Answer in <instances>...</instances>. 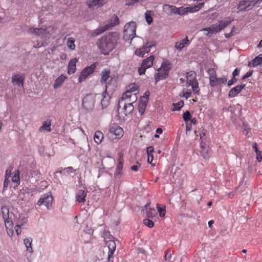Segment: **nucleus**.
<instances>
[{"mask_svg": "<svg viewBox=\"0 0 262 262\" xmlns=\"http://www.w3.org/2000/svg\"><path fill=\"white\" fill-rule=\"evenodd\" d=\"M145 18L146 23L148 25H150L153 21V18L151 16V11L149 10L146 11L145 13Z\"/></svg>", "mask_w": 262, "mask_h": 262, "instance_id": "nucleus-42", "label": "nucleus"}, {"mask_svg": "<svg viewBox=\"0 0 262 262\" xmlns=\"http://www.w3.org/2000/svg\"><path fill=\"white\" fill-rule=\"evenodd\" d=\"M66 78V76L63 75H61L57 78H56L54 83V89H57L60 87L62 85Z\"/></svg>", "mask_w": 262, "mask_h": 262, "instance_id": "nucleus-25", "label": "nucleus"}, {"mask_svg": "<svg viewBox=\"0 0 262 262\" xmlns=\"http://www.w3.org/2000/svg\"><path fill=\"white\" fill-rule=\"evenodd\" d=\"M39 129H44L48 132H51V121H45L43 122L42 126L40 127Z\"/></svg>", "mask_w": 262, "mask_h": 262, "instance_id": "nucleus-37", "label": "nucleus"}, {"mask_svg": "<svg viewBox=\"0 0 262 262\" xmlns=\"http://www.w3.org/2000/svg\"><path fill=\"white\" fill-rule=\"evenodd\" d=\"M187 79L188 84H191V82L194 83V81H197L196 73L193 71L188 72L187 73Z\"/></svg>", "mask_w": 262, "mask_h": 262, "instance_id": "nucleus-22", "label": "nucleus"}, {"mask_svg": "<svg viewBox=\"0 0 262 262\" xmlns=\"http://www.w3.org/2000/svg\"><path fill=\"white\" fill-rule=\"evenodd\" d=\"M29 176L32 178L35 179V181H37L38 179H39L41 177V173L39 170L37 169H31L29 172Z\"/></svg>", "mask_w": 262, "mask_h": 262, "instance_id": "nucleus-33", "label": "nucleus"}, {"mask_svg": "<svg viewBox=\"0 0 262 262\" xmlns=\"http://www.w3.org/2000/svg\"><path fill=\"white\" fill-rule=\"evenodd\" d=\"M262 63V54H259L248 63L249 67H255Z\"/></svg>", "mask_w": 262, "mask_h": 262, "instance_id": "nucleus-16", "label": "nucleus"}, {"mask_svg": "<svg viewBox=\"0 0 262 262\" xmlns=\"http://www.w3.org/2000/svg\"><path fill=\"white\" fill-rule=\"evenodd\" d=\"M192 118V115L189 111H186L183 115V118L186 123H187Z\"/></svg>", "mask_w": 262, "mask_h": 262, "instance_id": "nucleus-47", "label": "nucleus"}, {"mask_svg": "<svg viewBox=\"0 0 262 262\" xmlns=\"http://www.w3.org/2000/svg\"><path fill=\"white\" fill-rule=\"evenodd\" d=\"M184 102L183 100H181L178 103H172L173 108L172 110L173 111H180L181 108L184 106Z\"/></svg>", "mask_w": 262, "mask_h": 262, "instance_id": "nucleus-40", "label": "nucleus"}, {"mask_svg": "<svg viewBox=\"0 0 262 262\" xmlns=\"http://www.w3.org/2000/svg\"><path fill=\"white\" fill-rule=\"evenodd\" d=\"M235 29H236L235 27L234 26L232 28V29H231V30L230 33H225L224 34L225 38H230L231 37L233 36V35H234V30Z\"/></svg>", "mask_w": 262, "mask_h": 262, "instance_id": "nucleus-58", "label": "nucleus"}, {"mask_svg": "<svg viewBox=\"0 0 262 262\" xmlns=\"http://www.w3.org/2000/svg\"><path fill=\"white\" fill-rule=\"evenodd\" d=\"M147 104V100H144L142 99H140V101H139V105H138V111H139V112L141 116L143 115V114L145 112V108L146 107Z\"/></svg>", "mask_w": 262, "mask_h": 262, "instance_id": "nucleus-24", "label": "nucleus"}, {"mask_svg": "<svg viewBox=\"0 0 262 262\" xmlns=\"http://www.w3.org/2000/svg\"><path fill=\"white\" fill-rule=\"evenodd\" d=\"M147 68L144 66H142V65L140 68H138V72L140 75H142L145 73V72Z\"/></svg>", "mask_w": 262, "mask_h": 262, "instance_id": "nucleus-60", "label": "nucleus"}, {"mask_svg": "<svg viewBox=\"0 0 262 262\" xmlns=\"http://www.w3.org/2000/svg\"><path fill=\"white\" fill-rule=\"evenodd\" d=\"M200 155L204 159H208L211 155V150L209 146H206L205 143H201Z\"/></svg>", "mask_w": 262, "mask_h": 262, "instance_id": "nucleus-10", "label": "nucleus"}, {"mask_svg": "<svg viewBox=\"0 0 262 262\" xmlns=\"http://www.w3.org/2000/svg\"><path fill=\"white\" fill-rule=\"evenodd\" d=\"M108 0H92L90 3L87 4L89 8H91L93 7L97 6L101 7L106 4Z\"/></svg>", "mask_w": 262, "mask_h": 262, "instance_id": "nucleus-17", "label": "nucleus"}, {"mask_svg": "<svg viewBox=\"0 0 262 262\" xmlns=\"http://www.w3.org/2000/svg\"><path fill=\"white\" fill-rule=\"evenodd\" d=\"M12 181L13 183H15L16 186H18L20 184V176L19 170L15 171L14 174L13 175Z\"/></svg>", "mask_w": 262, "mask_h": 262, "instance_id": "nucleus-34", "label": "nucleus"}, {"mask_svg": "<svg viewBox=\"0 0 262 262\" xmlns=\"http://www.w3.org/2000/svg\"><path fill=\"white\" fill-rule=\"evenodd\" d=\"M24 77L18 74H13L12 76V82L16 83L18 86L24 85Z\"/></svg>", "mask_w": 262, "mask_h": 262, "instance_id": "nucleus-15", "label": "nucleus"}, {"mask_svg": "<svg viewBox=\"0 0 262 262\" xmlns=\"http://www.w3.org/2000/svg\"><path fill=\"white\" fill-rule=\"evenodd\" d=\"M9 183H10L9 179H8L7 178H5V180H4V186H3L4 190L7 189Z\"/></svg>", "mask_w": 262, "mask_h": 262, "instance_id": "nucleus-64", "label": "nucleus"}, {"mask_svg": "<svg viewBox=\"0 0 262 262\" xmlns=\"http://www.w3.org/2000/svg\"><path fill=\"white\" fill-rule=\"evenodd\" d=\"M1 212L4 220H8L10 217V212L9 207L7 206H3L1 208Z\"/></svg>", "mask_w": 262, "mask_h": 262, "instance_id": "nucleus-26", "label": "nucleus"}, {"mask_svg": "<svg viewBox=\"0 0 262 262\" xmlns=\"http://www.w3.org/2000/svg\"><path fill=\"white\" fill-rule=\"evenodd\" d=\"M5 224L6 227L8 228L9 227L11 228L13 227V223L11 220H10V217H9L8 220H4Z\"/></svg>", "mask_w": 262, "mask_h": 262, "instance_id": "nucleus-53", "label": "nucleus"}, {"mask_svg": "<svg viewBox=\"0 0 262 262\" xmlns=\"http://www.w3.org/2000/svg\"><path fill=\"white\" fill-rule=\"evenodd\" d=\"M143 0H127V2L126 3V5L127 6H133L135 3H138L140 1H142Z\"/></svg>", "mask_w": 262, "mask_h": 262, "instance_id": "nucleus-62", "label": "nucleus"}, {"mask_svg": "<svg viewBox=\"0 0 262 262\" xmlns=\"http://www.w3.org/2000/svg\"><path fill=\"white\" fill-rule=\"evenodd\" d=\"M26 222V220L24 219L23 222H19L18 223L15 227V231L17 235H19L21 234V231L20 230L21 226H23L24 224Z\"/></svg>", "mask_w": 262, "mask_h": 262, "instance_id": "nucleus-43", "label": "nucleus"}, {"mask_svg": "<svg viewBox=\"0 0 262 262\" xmlns=\"http://www.w3.org/2000/svg\"><path fill=\"white\" fill-rule=\"evenodd\" d=\"M136 23L135 21H131L126 23L124 27L123 39L126 41L130 40L131 42L136 35Z\"/></svg>", "mask_w": 262, "mask_h": 262, "instance_id": "nucleus-3", "label": "nucleus"}, {"mask_svg": "<svg viewBox=\"0 0 262 262\" xmlns=\"http://www.w3.org/2000/svg\"><path fill=\"white\" fill-rule=\"evenodd\" d=\"M190 43V41L187 36L184 39H182L180 41H177L175 43V48L180 51H182L185 46H188Z\"/></svg>", "mask_w": 262, "mask_h": 262, "instance_id": "nucleus-12", "label": "nucleus"}, {"mask_svg": "<svg viewBox=\"0 0 262 262\" xmlns=\"http://www.w3.org/2000/svg\"><path fill=\"white\" fill-rule=\"evenodd\" d=\"M160 68L164 71V75H167L172 68V64L168 60H164Z\"/></svg>", "mask_w": 262, "mask_h": 262, "instance_id": "nucleus-18", "label": "nucleus"}, {"mask_svg": "<svg viewBox=\"0 0 262 262\" xmlns=\"http://www.w3.org/2000/svg\"><path fill=\"white\" fill-rule=\"evenodd\" d=\"M109 132L112 135H114L116 139H120L123 135L122 128L117 125L111 127Z\"/></svg>", "mask_w": 262, "mask_h": 262, "instance_id": "nucleus-9", "label": "nucleus"}, {"mask_svg": "<svg viewBox=\"0 0 262 262\" xmlns=\"http://www.w3.org/2000/svg\"><path fill=\"white\" fill-rule=\"evenodd\" d=\"M32 242V239L31 237L26 238L24 239V243L26 246L27 250L30 253H32L33 252Z\"/></svg>", "mask_w": 262, "mask_h": 262, "instance_id": "nucleus-30", "label": "nucleus"}, {"mask_svg": "<svg viewBox=\"0 0 262 262\" xmlns=\"http://www.w3.org/2000/svg\"><path fill=\"white\" fill-rule=\"evenodd\" d=\"M238 86L236 85L233 88H232L229 92L228 96L229 98H233L236 96L241 91L239 88H237Z\"/></svg>", "mask_w": 262, "mask_h": 262, "instance_id": "nucleus-31", "label": "nucleus"}, {"mask_svg": "<svg viewBox=\"0 0 262 262\" xmlns=\"http://www.w3.org/2000/svg\"><path fill=\"white\" fill-rule=\"evenodd\" d=\"M237 81V79L236 77L232 76V78L228 81L227 85L228 86H230L234 84Z\"/></svg>", "mask_w": 262, "mask_h": 262, "instance_id": "nucleus-61", "label": "nucleus"}, {"mask_svg": "<svg viewBox=\"0 0 262 262\" xmlns=\"http://www.w3.org/2000/svg\"><path fill=\"white\" fill-rule=\"evenodd\" d=\"M119 35L117 32H109L99 39L97 41L98 48L101 53L107 55L115 48Z\"/></svg>", "mask_w": 262, "mask_h": 262, "instance_id": "nucleus-1", "label": "nucleus"}, {"mask_svg": "<svg viewBox=\"0 0 262 262\" xmlns=\"http://www.w3.org/2000/svg\"><path fill=\"white\" fill-rule=\"evenodd\" d=\"M155 59L154 55H151L149 57L146 58L143 60L142 62V66H144L147 69L151 67L153 64V61Z\"/></svg>", "mask_w": 262, "mask_h": 262, "instance_id": "nucleus-23", "label": "nucleus"}, {"mask_svg": "<svg viewBox=\"0 0 262 262\" xmlns=\"http://www.w3.org/2000/svg\"><path fill=\"white\" fill-rule=\"evenodd\" d=\"M171 257V253L170 250H167L165 251V255H164V259L165 261L169 260Z\"/></svg>", "mask_w": 262, "mask_h": 262, "instance_id": "nucleus-57", "label": "nucleus"}, {"mask_svg": "<svg viewBox=\"0 0 262 262\" xmlns=\"http://www.w3.org/2000/svg\"><path fill=\"white\" fill-rule=\"evenodd\" d=\"M106 245L108 247V262H113V255L116 250V245L114 241L110 240L106 243Z\"/></svg>", "mask_w": 262, "mask_h": 262, "instance_id": "nucleus-8", "label": "nucleus"}, {"mask_svg": "<svg viewBox=\"0 0 262 262\" xmlns=\"http://www.w3.org/2000/svg\"><path fill=\"white\" fill-rule=\"evenodd\" d=\"M12 168V167L10 166V168L6 170L5 178H7L8 179H9V178L11 177V171Z\"/></svg>", "mask_w": 262, "mask_h": 262, "instance_id": "nucleus-63", "label": "nucleus"}, {"mask_svg": "<svg viewBox=\"0 0 262 262\" xmlns=\"http://www.w3.org/2000/svg\"><path fill=\"white\" fill-rule=\"evenodd\" d=\"M78 61V59L76 58L70 60L68 66V73L70 75L75 73L76 70V63Z\"/></svg>", "mask_w": 262, "mask_h": 262, "instance_id": "nucleus-13", "label": "nucleus"}, {"mask_svg": "<svg viewBox=\"0 0 262 262\" xmlns=\"http://www.w3.org/2000/svg\"><path fill=\"white\" fill-rule=\"evenodd\" d=\"M163 11L168 15H171L172 14H174V12L176 10V7L175 6L170 5L169 4H165L163 6Z\"/></svg>", "mask_w": 262, "mask_h": 262, "instance_id": "nucleus-21", "label": "nucleus"}, {"mask_svg": "<svg viewBox=\"0 0 262 262\" xmlns=\"http://www.w3.org/2000/svg\"><path fill=\"white\" fill-rule=\"evenodd\" d=\"M252 148L256 154V159L258 162L262 160V151L258 150L257 144L256 142L254 143L252 145Z\"/></svg>", "mask_w": 262, "mask_h": 262, "instance_id": "nucleus-32", "label": "nucleus"}, {"mask_svg": "<svg viewBox=\"0 0 262 262\" xmlns=\"http://www.w3.org/2000/svg\"><path fill=\"white\" fill-rule=\"evenodd\" d=\"M53 197L51 192L43 194L37 202V205H44L48 209H51Z\"/></svg>", "mask_w": 262, "mask_h": 262, "instance_id": "nucleus-4", "label": "nucleus"}, {"mask_svg": "<svg viewBox=\"0 0 262 262\" xmlns=\"http://www.w3.org/2000/svg\"><path fill=\"white\" fill-rule=\"evenodd\" d=\"M86 192L83 190H79L76 194V201L79 203H83L85 201Z\"/></svg>", "mask_w": 262, "mask_h": 262, "instance_id": "nucleus-19", "label": "nucleus"}, {"mask_svg": "<svg viewBox=\"0 0 262 262\" xmlns=\"http://www.w3.org/2000/svg\"><path fill=\"white\" fill-rule=\"evenodd\" d=\"M95 97L93 94H87L82 100V106L87 111H92L95 106Z\"/></svg>", "mask_w": 262, "mask_h": 262, "instance_id": "nucleus-6", "label": "nucleus"}, {"mask_svg": "<svg viewBox=\"0 0 262 262\" xmlns=\"http://www.w3.org/2000/svg\"><path fill=\"white\" fill-rule=\"evenodd\" d=\"M157 214L155 208H149V210L146 212V216L148 218L153 219Z\"/></svg>", "mask_w": 262, "mask_h": 262, "instance_id": "nucleus-45", "label": "nucleus"}, {"mask_svg": "<svg viewBox=\"0 0 262 262\" xmlns=\"http://www.w3.org/2000/svg\"><path fill=\"white\" fill-rule=\"evenodd\" d=\"M122 102H120V99L118 101V104L117 105V116L119 118V119L124 122L125 121V118L124 117H123L122 118H121V117L120 116V115H119V108H120V104L122 103Z\"/></svg>", "mask_w": 262, "mask_h": 262, "instance_id": "nucleus-54", "label": "nucleus"}, {"mask_svg": "<svg viewBox=\"0 0 262 262\" xmlns=\"http://www.w3.org/2000/svg\"><path fill=\"white\" fill-rule=\"evenodd\" d=\"M156 45V42L155 40H150V41H147L145 47L147 48V49H149V51L150 50V49H151L153 47H155Z\"/></svg>", "mask_w": 262, "mask_h": 262, "instance_id": "nucleus-51", "label": "nucleus"}, {"mask_svg": "<svg viewBox=\"0 0 262 262\" xmlns=\"http://www.w3.org/2000/svg\"><path fill=\"white\" fill-rule=\"evenodd\" d=\"M75 39L73 37H69L67 40V46L71 50H73L75 49Z\"/></svg>", "mask_w": 262, "mask_h": 262, "instance_id": "nucleus-41", "label": "nucleus"}, {"mask_svg": "<svg viewBox=\"0 0 262 262\" xmlns=\"http://www.w3.org/2000/svg\"><path fill=\"white\" fill-rule=\"evenodd\" d=\"M132 93H130V91H128V90L126 91L123 94L122 97L120 98V102H123V101L125 100H126V102H127V101H130V100L128 99H130Z\"/></svg>", "mask_w": 262, "mask_h": 262, "instance_id": "nucleus-36", "label": "nucleus"}, {"mask_svg": "<svg viewBox=\"0 0 262 262\" xmlns=\"http://www.w3.org/2000/svg\"><path fill=\"white\" fill-rule=\"evenodd\" d=\"M203 5H204V3H201V4H198V5H195L193 7H185V9H186L187 13L188 12L192 13V12H196V11H198L201 8V7L200 6H202Z\"/></svg>", "mask_w": 262, "mask_h": 262, "instance_id": "nucleus-38", "label": "nucleus"}, {"mask_svg": "<svg viewBox=\"0 0 262 262\" xmlns=\"http://www.w3.org/2000/svg\"><path fill=\"white\" fill-rule=\"evenodd\" d=\"M110 71L108 70L103 71L101 73V82L105 83L110 77Z\"/></svg>", "mask_w": 262, "mask_h": 262, "instance_id": "nucleus-35", "label": "nucleus"}, {"mask_svg": "<svg viewBox=\"0 0 262 262\" xmlns=\"http://www.w3.org/2000/svg\"><path fill=\"white\" fill-rule=\"evenodd\" d=\"M255 0H243L239 2L237 9L239 11H248L256 5Z\"/></svg>", "mask_w": 262, "mask_h": 262, "instance_id": "nucleus-7", "label": "nucleus"}, {"mask_svg": "<svg viewBox=\"0 0 262 262\" xmlns=\"http://www.w3.org/2000/svg\"><path fill=\"white\" fill-rule=\"evenodd\" d=\"M98 63L95 62L92 64L90 66H88L84 68L81 72L80 76L78 78V81L81 82L85 80L91 74L93 73Z\"/></svg>", "mask_w": 262, "mask_h": 262, "instance_id": "nucleus-5", "label": "nucleus"}, {"mask_svg": "<svg viewBox=\"0 0 262 262\" xmlns=\"http://www.w3.org/2000/svg\"><path fill=\"white\" fill-rule=\"evenodd\" d=\"M129 90L128 91H130V93L135 92L137 90V86L135 83H131L129 85Z\"/></svg>", "mask_w": 262, "mask_h": 262, "instance_id": "nucleus-59", "label": "nucleus"}, {"mask_svg": "<svg viewBox=\"0 0 262 262\" xmlns=\"http://www.w3.org/2000/svg\"><path fill=\"white\" fill-rule=\"evenodd\" d=\"M42 31V29L41 28H31L30 29V32L36 35H39Z\"/></svg>", "mask_w": 262, "mask_h": 262, "instance_id": "nucleus-50", "label": "nucleus"}, {"mask_svg": "<svg viewBox=\"0 0 262 262\" xmlns=\"http://www.w3.org/2000/svg\"><path fill=\"white\" fill-rule=\"evenodd\" d=\"M103 139V134L101 131H96L94 136V140L97 144H100Z\"/></svg>", "mask_w": 262, "mask_h": 262, "instance_id": "nucleus-28", "label": "nucleus"}, {"mask_svg": "<svg viewBox=\"0 0 262 262\" xmlns=\"http://www.w3.org/2000/svg\"><path fill=\"white\" fill-rule=\"evenodd\" d=\"M147 154L148 156L147 158V162H149V155L152 154V152L154 151V147L151 146H148L147 148Z\"/></svg>", "mask_w": 262, "mask_h": 262, "instance_id": "nucleus-56", "label": "nucleus"}, {"mask_svg": "<svg viewBox=\"0 0 262 262\" xmlns=\"http://www.w3.org/2000/svg\"><path fill=\"white\" fill-rule=\"evenodd\" d=\"M189 85H191L192 89L193 92L196 94H199V92L200 91V89L199 87V83L197 81H194V83H192L191 82V84H189Z\"/></svg>", "mask_w": 262, "mask_h": 262, "instance_id": "nucleus-44", "label": "nucleus"}, {"mask_svg": "<svg viewBox=\"0 0 262 262\" xmlns=\"http://www.w3.org/2000/svg\"><path fill=\"white\" fill-rule=\"evenodd\" d=\"M168 74L167 75H164V71L161 70V68L158 69V73L155 74V79L156 84L160 80L165 79L168 76Z\"/></svg>", "mask_w": 262, "mask_h": 262, "instance_id": "nucleus-20", "label": "nucleus"}, {"mask_svg": "<svg viewBox=\"0 0 262 262\" xmlns=\"http://www.w3.org/2000/svg\"><path fill=\"white\" fill-rule=\"evenodd\" d=\"M143 223L145 226H147L150 228H151L154 226V222L149 220V219H145L143 220Z\"/></svg>", "mask_w": 262, "mask_h": 262, "instance_id": "nucleus-49", "label": "nucleus"}, {"mask_svg": "<svg viewBox=\"0 0 262 262\" xmlns=\"http://www.w3.org/2000/svg\"><path fill=\"white\" fill-rule=\"evenodd\" d=\"M106 93L107 92H106V89L105 91L102 94L103 98L101 100V104L102 107L103 108H106L109 104V100L110 99V97L106 96Z\"/></svg>", "mask_w": 262, "mask_h": 262, "instance_id": "nucleus-29", "label": "nucleus"}, {"mask_svg": "<svg viewBox=\"0 0 262 262\" xmlns=\"http://www.w3.org/2000/svg\"><path fill=\"white\" fill-rule=\"evenodd\" d=\"M134 102H130V101L124 102L123 110L125 116H126L127 115L132 114L134 110V107L133 105V103Z\"/></svg>", "mask_w": 262, "mask_h": 262, "instance_id": "nucleus-11", "label": "nucleus"}, {"mask_svg": "<svg viewBox=\"0 0 262 262\" xmlns=\"http://www.w3.org/2000/svg\"><path fill=\"white\" fill-rule=\"evenodd\" d=\"M253 73V70H250L248 72H247L242 78L241 80L242 81L245 80L247 78H249V77L251 76L252 75V74Z\"/></svg>", "mask_w": 262, "mask_h": 262, "instance_id": "nucleus-55", "label": "nucleus"}, {"mask_svg": "<svg viewBox=\"0 0 262 262\" xmlns=\"http://www.w3.org/2000/svg\"><path fill=\"white\" fill-rule=\"evenodd\" d=\"M187 13V10L185 9V8H184L182 7H180V8L176 7V11L174 12V14L183 15Z\"/></svg>", "mask_w": 262, "mask_h": 262, "instance_id": "nucleus-46", "label": "nucleus"}, {"mask_svg": "<svg viewBox=\"0 0 262 262\" xmlns=\"http://www.w3.org/2000/svg\"><path fill=\"white\" fill-rule=\"evenodd\" d=\"M233 20V19L227 17L226 20L219 21L218 23L212 24L209 27L204 28L203 30L208 31L207 35L209 34H216L229 25Z\"/></svg>", "mask_w": 262, "mask_h": 262, "instance_id": "nucleus-2", "label": "nucleus"}, {"mask_svg": "<svg viewBox=\"0 0 262 262\" xmlns=\"http://www.w3.org/2000/svg\"><path fill=\"white\" fill-rule=\"evenodd\" d=\"M123 166V159L121 156H119L118 158V163L116 169L115 176L120 178L119 176H121L122 174V169Z\"/></svg>", "mask_w": 262, "mask_h": 262, "instance_id": "nucleus-14", "label": "nucleus"}, {"mask_svg": "<svg viewBox=\"0 0 262 262\" xmlns=\"http://www.w3.org/2000/svg\"><path fill=\"white\" fill-rule=\"evenodd\" d=\"M149 52H150L149 49H147L145 46H143L135 51V54L138 56L143 57L145 53H148Z\"/></svg>", "mask_w": 262, "mask_h": 262, "instance_id": "nucleus-27", "label": "nucleus"}, {"mask_svg": "<svg viewBox=\"0 0 262 262\" xmlns=\"http://www.w3.org/2000/svg\"><path fill=\"white\" fill-rule=\"evenodd\" d=\"M119 23V19L117 15H114L111 17L109 21V24L112 27L116 25H118Z\"/></svg>", "mask_w": 262, "mask_h": 262, "instance_id": "nucleus-39", "label": "nucleus"}, {"mask_svg": "<svg viewBox=\"0 0 262 262\" xmlns=\"http://www.w3.org/2000/svg\"><path fill=\"white\" fill-rule=\"evenodd\" d=\"M157 208L158 210V211L159 213V215L160 217H163L165 215L166 213V210L165 207H161L160 205L157 204Z\"/></svg>", "mask_w": 262, "mask_h": 262, "instance_id": "nucleus-48", "label": "nucleus"}, {"mask_svg": "<svg viewBox=\"0 0 262 262\" xmlns=\"http://www.w3.org/2000/svg\"><path fill=\"white\" fill-rule=\"evenodd\" d=\"M215 80L217 81L218 84H220L221 83L226 84L227 81V79L226 76H223L220 78L217 77Z\"/></svg>", "mask_w": 262, "mask_h": 262, "instance_id": "nucleus-52", "label": "nucleus"}]
</instances>
